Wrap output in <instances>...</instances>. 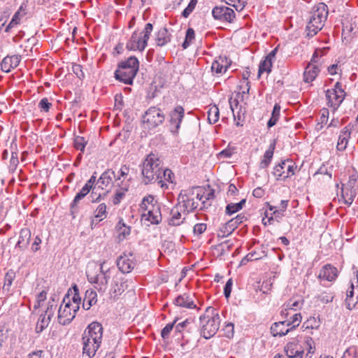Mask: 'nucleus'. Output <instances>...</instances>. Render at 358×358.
<instances>
[{"label":"nucleus","instance_id":"nucleus-1","mask_svg":"<svg viewBox=\"0 0 358 358\" xmlns=\"http://www.w3.org/2000/svg\"><path fill=\"white\" fill-rule=\"evenodd\" d=\"M163 162L157 154L150 153L143 161L141 173L143 182L145 184L156 181L162 188H168V185L162 180Z\"/></svg>","mask_w":358,"mask_h":358},{"label":"nucleus","instance_id":"nucleus-2","mask_svg":"<svg viewBox=\"0 0 358 358\" xmlns=\"http://www.w3.org/2000/svg\"><path fill=\"white\" fill-rule=\"evenodd\" d=\"M103 337L102 325L96 322H92L85 330L83 341V353L89 358L93 357L101 346Z\"/></svg>","mask_w":358,"mask_h":358},{"label":"nucleus","instance_id":"nucleus-3","mask_svg":"<svg viewBox=\"0 0 358 358\" xmlns=\"http://www.w3.org/2000/svg\"><path fill=\"white\" fill-rule=\"evenodd\" d=\"M199 319L202 336L206 339L210 338L217 333L220 327L221 320L218 310L209 306Z\"/></svg>","mask_w":358,"mask_h":358},{"label":"nucleus","instance_id":"nucleus-4","mask_svg":"<svg viewBox=\"0 0 358 358\" xmlns=\"http://www.w3.org/2000/svg\"><path fill=\"white\" fill-rule=\"evenodd\" d=\"M328 13L327 6L324 3H320L313 8L306 27L308 36H313L323 28Z\"/></svg>","mask_w":358,"mask_h":358},{"label":"nucleus","instance_id":"nucleus-5","mask_svg":"<svg viewBox=\"0 0 358 358\" xmlns=\"http://www.w3.org/2000/svg\"><path fill=\"white\" fill-rule=\"evenodd\" d=\"M140 210L143 212L142 217L152 224H158L162 222L160 204L152 195L144 196L140 203Z\"/></svg>","mask_w":358,"mask_h":358},{"label":"nucleus","instance_id":"nucleus-6","mask_svg":"<svg viewBox=\"0 0 358 358\" xmlns=\"http://www.w3.org/2000/svg\"><path fill=\"white\" fill-rule=\"evenodd\" d=\"M139 69V62L135 57L119 63L115 72V78L124 84L131 85Z\"/></svg>","mask_w":358,"mask_h":358},{"label":"nucleus","instance_id":"nucleus-7","mask_svg":"<svg viewBox=\"0 0 358 358\" xmlns=\"http://www.w3.org/2000/svg\"><path fill=\"white\" fill-rule=\"evenodd\" d=\"M313 345L314 341L310 336L306 337L303 342L296 338L285 345L284 351L287 358H303L305 351L306 356L313 353Z\"/></svg>","mask_w":358,"mask_h":358},{"label":"nucleus","instance_id":"nucleus-8","mask_svg":"<svg viewBox=\"0 0 358 358\" xmlns=\"http://www.w3.org/2000/svg\"><path fill=\"white\" fill-rule=\"evenodd\" d=\"M203 197V194L195 193L193 189L182 190L178 196V205L183 210V215L196 210L199 207V201L204 204Z\"/></svg>","mask_w":358,"mask_h":358},{"label":"nucleus","instance_id":"nucleus-9","mask_svg":"<svg viewBox=\"0 0 358 358\" xmlns=\"http://www.w3.org/2000/svg\"><path fill=\"white\" fill-rule=\"evenodd\" d=\"M153 30L152 23H147L142 31H135L126 44V48L129 50L143 51L148 45V41Z\"/></svg>","mask_w":358,"mask_h":358},{"label":"nucleus","instance_id":"nucleus-10","mask_svg":"<svg viewBox=\"0 0 358 358\" xmlns=\"http://www.w3.org/2000/svg\"><path fill=\"white\" fill-rule=\"evenodd\" d=\"M325 96L327 101V106L335 111L341 106L346 96L345 87H343L340 82H336L332 88L326 90Z\"/></svg>","mask_w":358,"mask_h":358},{"label":"nucleus","instance_id":"nucleus-11","mask_svg":"<svg viewBox=\"0 0 358 358\" xmlns=\"http://www.w3.org/2000/svg\"><path fill=\"white\" fill-rule=\"evenodd\" d=\"M111 270H87L88 281L95 284V287L99 292H105L108 280L111 277Z\"/></svg>","mask_w":358,"mask_h":358},{"label":"nucleus","instance_id":"nucleus-12","mask_svg":"<svg viewBox=\"0 0 358 358\" xmlns=\"http://www.w3.org/2000/svg\"><path fill=\"white\" fill-rule=\"evenodd\" d=\"M296 165L292 159L282 160L273 167V174L277 180H285L295 174Z\"/></svg>","mask_w":358,"mask_h":358},{"label":"nucleus","instance_id":"nucleus-13","mask_svg":"<svg viewBox=\"0 0 358 358\" xmlns=\"http://www.w3.org/2000/svg\"><path fill=\"white\" fill-rule=\"evenodd\" d=\"M68 301H66V299H64L63 303L60 306L58 310V321L59 323L65 325L71 322V321L75 317L76 313L79 309L78 304H71L69 298H67Z\"/></svg>","mask_w":358,"mask_h":358},{"label":"nucleus","instance_id":"nucleus-14","mask_svg":"<svg viewBox=\"0 0 358 358\" xmlns=\"http://www.w3.org/2000/svg\"><path fill=\"white\" fill-rule=\"evenodd\" d=\"M125 272L124 270H117L113 275L112 287L110 289V297L116 301L127 288V281L124 280Z\"/></svg>","mask_w":358,"mask_h":358},{"label":"nucleus","instance_id":"nucleus-15","mask_svg":"<svg viewBox=\"0 0 358 358\" xmlns=\"http://www.w3.org/2000/svg\"><path fill=\"white\" fill-rule=\"evenodd\" d=\"M165 116L164 113L157 107H150L143 116V121L150 129L155 128L163 123Z\"/></svg>","mask_w":358,"mask_h":358},{"label":"nucleus","instance_id":"nucleus-16","mask_svg":"<svg viewBox=\"0 0 358 358\" xmlns=\"http://www.w3.org/2000/svg\"><path fill=\"white\" fill-rule=\"evenodd\" d=\"M212 15L215 20L231 23L234 21L236 13L233 9L227 6H215L212 10Z\"/></svg>","mask_w":358,"mask_h":358},{"label":"nucleus","instance_id":"nucleus-17","mask_svg":"<svg viewBox=\"0 0 358 358\" xmlns=\"http://www.w3.org/2000/svg\"><path fill=\"white\" fill-rule=\"evenodd\" d=\"M185 115V110L180 106H178L174 108L173 110L169 113V122L171 127V131L173 133H178L180 128V124Z\"/></svg>","mask_w":358,"mask_h":358},{"label":"nucleus","instance_id":"nucleus-18","mask_svg":"<svg viewBox=\"0 0 358 358\" xmlns=\"http://www.w3.org/2000/svg\"><path fill=\"white\" fill-rule=\"evenodd\" d=\"M56 308V306L55 307ZM55 309L53 305H49L44 314L40 315L36 326V331L40 333L43 331L50 324V320L54 315Z\"/></svg>","mask_w":358,"mask_h":358},{"label":"nucleus","instance_id":"nucleus-19","mask_svg":"<svg viewBox=\"0 0 358 358\" xmlns=\"http://www.w3.org/2000/svg\"><path fill=\"white\" fill-rule=\"evenodd\" d=\"M278 52V48H275L273 50H271L264 58V60L261 61L259 65V71H258V76H260L263 73H266L268 74L271 71L272 64L273 60L275 58V55Z\"/></svg>","mask_w":358,"mask_h":358},{"label":"nucleus","instance_id":"nucleus-20","mask_svg":"<svg viewBox=\"0 0 358 358\" xmlns=\"http://www.w3.org/2000/svg\"><path fill=\"white\" fill-rule=\"evenodd\" d=\"M28 1H23L20 5L19 9L13 15L10 22L6 28V31H8L9 29L19 24L21 20L27 14Z\"/></svg>","mask_w":358,"mask_h":358},{"label":"nucleus","instance_id":"nucleus-21","mask_svg":"<svg viewBox=\"0 0 358 358\" xmlns=\"http://www.w3.org/2000/svg\"><path fill=\"white\" fill-rule=\"evenodd\" d=\"M129 173V167L127 165H123L121 166L119 176L115 177V182L117 185L120 187V189L124 191H127L129 187V178H128V175Z\"/></svg>","mask_w":358,"mask_h":358},{"label":"nucleus","instance_id":"nucleus-22","mask_svg":"<svg viewBox=\"0 0 358 358\" xmlns=\"http://www.w3.org/2000/svg\"><path fill=\"white\" fill-rule=\"evenodd\" d=\"M351 130L350 124L347 125L341 130L336 145V150L338 151L343 152L346 149L350 138Z\"/></svg>","mask_w":358,"mask_h":358},{"label":"nucleus","instance_id":"nucleus-23","mask_svg":"<svg viewBox=\"0 0 358 358\" xmlns=\"http://www.w3.org/2000/svg\"><path fill=\"white\" fill-rule=\"evenodd\" d=\"M21 61V56L15 55L13 56H6L4 57L1 63V70L4 72L8 73L12 69L16 68Z\"/></svg>","mask_w":358,"mask_h":358},{"label":"nucleus","instance_id":"nucleus-24","mask_svg":"<svg viewBox=\"0 0 358 358\" xmlns=\"http://www.w3.org/2000/svg\"><path fill=\"white\" fill-rule=\"evenodd\" d=\"M292 331L291 327L288 325V323L286 321L275 322L271 327V334L274 337L284 336Z\"/></svg>","mask_w":358,"mask_h":358},{"label":"nucleus","instance_id":"nucleus-25","mask_svg":"<svg viewBox=\"0 0 358 358\" xmlns=\"http://www.w3.org/2000/svg\"><path fill=\"white\" fill-rule=\"evenodd\" d=\"M183 210L177 204L174 206L170 212V217L169 218V224L171 226H179L183 223L185 220V216H182Z\"/></svg>","mask_w":358,"mask_h":358},{"label":"nucleus","instance_id":"nucleus-26","mask_svg":"<svg viewBox=\"0 0 358 358\" xmlns=\"http://www.w3.org/2000/svg\"><path fill=\"white\" fill-rule=\"evenodd\" d=\"M173 303L177 306L185 308L194 309L196 307V305L194 303L193 296L186 293L178 296L173 300Z\"/></svg>","mask_w":358,"mask_h":358},{"label":"nucleus","instance_id":"nucleus-27","mask_svg":"<svg viewBox=\"0 0 358 358\" xmlns=\"http://www.w3.org/2000/svg\"><path fill=\"white\" fill-rule=\"evenodd\" d=\"M115 171L108 169L101 175L97 180V183L100 185L99 187L104 189L112 185L113 180H115Z\"/></svg>","mask_w":358,"mask_h":358},{"label":"nucleus","instance_id":"nucleus-28","mask_svg":"<svg viewBox=\"0 0 358 358\" xmlns=\"http://www.w3.org/2000/svg\"><path fill=\"white\" fill-rule=\"evenodd\" d=\"M315 62H310L305 69L303 73V80L306 83H311L313 82L316 77L317 76L320 69L317 66L314 64Z\"/></svg>","mask_w":358,"mask_h":358},{"label":"nucleus","instance_id":"nucleus-29","mask_svg":"<svg viewBox=\"0 0 358 358\" xmlns=\"http://www.w3.org/2000/svg\"><path fill=\"white\" fill-rule=\"evenodd\" d=\"M268 206L269 211H272V213H269L268 210L265 212V216L268 217V224H271L272 221L276 220L277 222H280L282 217L284 216L285 211L280 210L277 208V206H274L267 203Z\"/></svg>","mask_w":358,"mask_h":358},{"label":"nucleus","instance_id":"nucleus-30","mask_svg":"<svg viewBox=\"0 0 358 358\" xmlns=\"http://www.w3.org/2000/svg\"><path fill=\"white\" fill-rule=\"evenodd\" d=\"M357 195V189H352L345 186L341 188V198L343 202L348 206H351Z\"/></svg>","mask_w":358,"mask_h":358},{"label":"nucleus","instance_id":"nucleus-31","mask_svg":"<svg viewBox=\"0 0 358 358\" xmlns=\"http://www.w3.org/2000/svg\"><path fill=\"white\" fill-rule=\"evenodd\" d=\"M275 148V142L273 141L270 145L268 149L264 154L260 162H259V169H266L271 162V160L273 157L274 150Z\"/></svg>","mask_w":358,"mask_h":358},{"label":"nucleus","instance_id":"nucleus-32","mask_svg":"<svg viewBox=\"0 0 358 358\" xmlns=\"http://www.w3.org/2000/svg\"><path fill=\"white\" fill-rule=\"evenodd\" d=\"M115 229L117 232L118 241H122L131 234V227L127 225L122 219H120L116 224Z\"/></svg>","mask_w":358,"mask_h":358},{"label":"nucleus","instance_id":"nucleus-33","mask_svg":"<svg viewBox=\"0 0 358 358\" xmlns=\"http://www.w3.org/2000/svg\"><path fill=\"white\" fill-rule=\"evenodd\" d=\"M317 278L324 286H327V283L336 280L338 276L337 270H320Z\"/></svg>","mask_w":358,"mask_h":358},{"label":"nucleus","instance_id":"nucleus-34","mask_svg":"<svg viewBox=\"0 0 358 358\" xmlns=\"http://www.w3.org/2000/svg\"><path fill=\"white\" fill-rule=\"evenodd\" d=\"M171 35L165 27L161 28L157 33L155 41L157 46L162 47L171 41Z\"/></svg>","mask_w":358,"mask_h":358},{"label":"nucleus","instance_id":"nucleus-35","mask_svg":"<svg viewBox=\"0 0 358 358\" xmlns=\"http://www.w3.org/2000/svg\"><path fill=\"white\" fill-rule=\"evenodd\" d=\"M321 324V321L319 317H310L302 324L301 329L303 331H306L308 334H313L312 331L317 329Z\"/></svg>","mask_w":358,"mask_h":358},{"label":"nucleus","instance_id":"nucleus-36","mask_svg":"<svg viewBox=\"0 0 358 358\" xmlns=\"http://www.w3.org/2000/svg\"><path fill=\"white\" fill-rule=\"evenodd\" d=\"M97 302L96 292L92 289H87L85 292V297L83 299V307L85 310H89L92 306L95 305Z\"/></svg>","mask_w":358,"mask_h":358},{"label":"nucleus","instance_id":"nucleus-37","mask_svg":"<svg viewBox=\"0 0 358 358\" xmlns=\"http://www.w3.org/2000/svg\"><path fill=\"white\" fill-rule=\"evenodd\" d=\"M355 287L352 283L350 287L346 291V299H345V306L348 309L352 310L355 307L358 301V294L355 296Z\"/></svg>","mask_w":358,"mask_h":358},{"label":"nucleus","instance_id":"nucleus-38","mask_svg":"<svg viewBox=\"0 0 358 358\" xmlns=\"http://www.w3.org/2000/svg\"><path fill=\"white\" fill-rule=\"evenodd\" d=\"M107 215L108 212L106 203H100L94 211V217L92 220V224H93L95 221H96V222H99L105 220L107 217Z\"/></svg>","mask_w":358,"mask_h":358},{"label":"nucleus","instance_id":"nucleus-39","mask_svg":"<svg viewBox=\"0 0 358 358\" xmlns=\"http://www.w3.org/2000/svg\"><path fill=\"white\" fill-rule=\"evenodd\" d=\"M31 238V231L28 228H23L20 233L19 240L16 246L20 248H25L29 243Z\"/></svg>","mask_w":358,"mask_h":358},{"label":"nucleus","instance_id":"nucleus-40","mask_svg":"<svg viewBox=\"0 0 358 358\" xmlns=\"http://www.w3.org/2000/svg\"><path fill=\"white\" fill-rule=\"evenodd\" d=\"M117 266L118 268H134L135 263L128 255L124 254L117 260Z\"/></svg>","mask_w":358,"mask_h":358},{"label":"nucleus","instance_id":"nucleus-41","mask_svg":"<svg viewBox=\"0 0 358 358\" xmlns=\"http://www.w3.org/2000/svg\"><path fill=\"white\" fill-rule=\"evenodd\" d=\"M235 229L234 226L231 224L230 221H228L220 227L217 231V236L221 238L227 237L231 234Z\"/></svg>","mask_w":358,"mask_h":358},{"label":"nucleus","instance_id":"nucleus-42","mask_svg":"<svg viewBox=\"0 0 358 358\" xmlns=\"http://www.w3.org/2000/svg\"><path fill=\"white\" fill-rule=\"evenodd\" d=\"M246 199H243L238 203H229L225 210L227 215H231L232 214L241 210L245 206Z\"/></svg>","mask_w":358,"mask_h":358},{"label":"nucleus","instance_id":"nucleus-43","mask_svg":"<svg viewBox=\"0 0 358 358\" xmlns=\"http://www.w3.org/2000/svg\"><path fill=\"white\" fill-rule=\"evenodd\" d=\"M268 279L264 280L261 288L259 289L264 294H268L273 285V278L275 277V273L269 272L266 273Z\"/></svg>","mask_w":358,"mask_h":358},{"label":"nucleus","instance_id":"nucleus-44","mask_svg":"<svg viewBox=\"0 0 358 358\" xmlns=\"http://www.w3.org/2000/svg\"><path fill=\"white\" fill-rule=\"evenodd\" d=\"M280 106L278 103L274 105L271 117L267 122L268 128L273 127L278 121L280 115Z\"/></svg>","mask_w":358,"mask_h":358},{"label":"nucleus","instance_id":"nucleus-45","mask_svg":"<svg viewBox=\"0 0 358 358\" xmlns=\"http://www.w3.org/2000/svg\"><path fill=\"white\" fill-rule=\"evenodd\" d=\"M224 62H225L221 58L219 60L214 61L211 66L212 71L217 74L226 72L228 66L224 64Z\"/></svg>","mask_w":358,"mask_h":358},{"label":"nucleus","instance_id":"nucleus-46","mask_svg":"<svg viewBox=\"0 0 358 358\" xmlns=\"http://www.w3.org/2000/svg\"><path fill=\"white\" fill-rule=\"evenodd\" d=\"M355 34L354 27L351 24H343L342 37L343 40L349 42Z\"/></svg>","mask_w":358,"mask_h":358},{"label":"nucleus","instance_id":"nucleus-47","mask_svg":"<svg viewBox=\"0 0 358 358\" xmlns=\"http://www.w3.org/2000/svg\"><path fill=\"white\" fill-rule=\"evenodd\" d=\"M219 108L216 106L210 107L208 111V120L210 124H215L219 120Z\"/></svg>","mask_w":358,"mask_h":358},{"label":"nucleus","instance_id":"nucleus-48","mask_svg":"<svg viewBox=\"0 0 358 358\" xmlns=\"http://www.w3.org/2000/svg\"><path fill=\"white\" fill-rule=\"evenodd\" d=\"M302 305L301 301H293L292 299L289 300L287 302L284 306L285 310H282L281 314L287 315L288 313H285L287 310H296L298 308H299Z\"/></svg>","mask_w":358,"mask_h":358},{"label":"nucleus","instance_id":"nucleus-49","mask_svg":"<svg viewBox=\"0 0 358 358\" xmlns=\"http://www.w3.org/2000/svg\"><path fill=\"white\" fill-rule=\"evenodd\" d=\"M228 5L235 8L237 11H241L247 3V0H222Z\"/></svg>","mask_w":358,"mask_h":358},{"label":"nucleus","instance_id":"nucleus-50","mask_svg":"<svg viewBox=\"0 0 358 358\" xmlns=\"http://www.w3.org/2000/svg\"><path fill=\"white\" fill-rule=\"evenodd\" d=\"M302 316L301 313H295L294 314L289 320H285L287 322L288 325L291 327L293 331L295 329L301 322Z\"/></svg>","mask_w":358,"mask_h":358},{"label":"nucleus","instance_id":"nucleus-51","mask_svg":"<svg viewBox=\"0 0 358 358\" xmlns=\"http://www.w3.org/2000/svg\"><path fill=\"white\" fill-rule=\"evenodd\" d=\"M195 33L192 28H189L186 31L185 39L182 46L184 49L187 48L194 40Z\"/></svg>","mask_w":358,"mask_h":358},{"label":"nucleus","instance_id":"nucleus-52","mask_svg":"<svg viewBox=\"0 0 358 358\" xmlns=\"http://www.w3.org/2000/svg\"><path fill=\"white\" fill-rule=\"evenodd\" d=\"M87 145V141L82 136H76L74 138V148L80 150L81 152L85 151V148Z\"/></svg>","mask_w":358,"mask_h":358},{"label":"nucleus","instance_id":"nucleus-53","mask_svg":"<svg viewBox=\"0 0 358 358\" xmlns=\"http://www.w3.org/2000/svg\"><path fill=\"white\" fill-rule=\"evenodd\" d=\"M178 318H176L173 322L167 324L162 330L161 336L164 339H166L169 337V335L175 327V324L176 323Z\"/></svg>","mask_w":358,"mask_h":358},{"label":"nucleus","instance_id":"nucleus-54","mask_svg":"<svg viewBox=\"0 0 358 358\" xmlns=\"http://www.w3.org/2000/svg\"><path fill=\"white\" fill-rule=\"evenodd\" d=\"M15 278V273L13 270H10L5 275V281L3 285V289L9 290L10 287L12 285L13 280Z\"/></svg>","mask_w":358,"mask_h":358},{"label":"nucleus","instance_id":"nucleus-55","mask_svg":"<svg viewBox=\"0 0 358 358\" xmlns=\"http://www.w3.org/2000/svg\"><path fill=\"white\" fill-rule=\"evenodd\" d=\"M91 193H90V201L92 203H98L99 202L102 198H103L104 196H106L107 193H108V191L105 193L102 194L101 193H98L96 190V187H94L93 189H91Z\"/></svg>","mask_w":358,"mask_h":358},{"label":"nucleus","instance_id":"nucleus-56","mask_svg":"<svg viewBox=\"0 0 358 358\" xmlns=\"http://www.w3.org/2000/svg\"><path fill=\"white\" fill-rule=\"evenodd\" d=\"M357 180H358V173L357 172H354L350 176L347 183L342 184V186H345V187H350L352 189H357L355 187L357 183Z\"/></svg>","mask_w":358,"mask_h":358},{"label":"nucleus","instance_id":"nucleus-57","mask_svg":"<svg viewBox=\"0 0 358 358\" xmlns=\"http://www.w3.org/2000/svg\"><path fill=\"white\" fill-rule=\"evenodd\" d=\"M52 104L49 101L46 97L43 98L38 103V108L41 112L48 113Z\"/></svg>","mask_w":358,"mask_h":358},{"label":"nucleus","instance_id":"nucleus-58","mask_svg":"<svg viewBox=\"0 0 358 358\" xmlns=\"http://www.w3.org/2000/svg\"><path fill=\"white\" fill-rule=\"evenodd\" d=\"M174 178L173 173L169 169H164L162 168V180L164 182L172 183Z\"/></svg>","mask_w":358,"mask_h":358},{"label":"nucleus","instance_id":"nucleus-59","mask_svg":"<svg viewBox=\"0 0 358 358\" xmlns=\"http://www.w3.org/2000/svg\"><path fill=\"white\" fill-rule=\"evenodd\" d=\"M229 103L230 108L233 113L234 117L236 118V110H238V108H241L239 106L238 97L234 98L233 96H231L229 99Z\"/></svg>","mask_w":358,"mask_h":358},{"label":"nucleus","instance_id":"nucleus-60","mask_svg":"<svg viewBox=\"0 0 358 358\" xmlns=\"http://www.w3.org/2000/svg\"><path fill=\"white\" fill-rule=\"evenodd\" d=\"M247 220V217L243 214H238L236 217L232 218L229 221L231 224L236 229L239 224Z\"/></svg>","mask_w":358,"mask_h":358},{"label":"nucleus","instance_id":"nucleus-61","mask_svg":"<svg viewBox=\"0 0 358 358\" xmlns=\"http://www.w3.org/2000/svg\"><path fill=\"white\" fill-rule=\"evenodd\" d=\"M72 71L80 79H83L85 78L83 66L80 64H73L72 65Z\"/></svg>","mask_w":358,"mask_h":358},{"label":"nucleus","instance_id":"nucleus-62","mask_svg":"<svg viewBox=\"0 0 358 358\" xmlns=\"http://www.w3.org/2000/svg\"><path fill=\"white\" fill-rule=\"evenodd\" d=\"M197 1H190L188 6L185 8V10L182 13V15L184 17H187L194 10Z\"/></svg>","mask_w":358,"mask_h":358},{"label":"nucleus","instance_id":"nucleus-63","mask_svg":"<svg viewBox=\"0 0 358 358\" xmlns=\"http://www.w3.org/2000/svg\"><path fill=\"white\" fill-rule=\"evenodd\" d=\"M206 224L204 223L196 224L193 229V232L195 235L199 236L206 230Z\"/></svg>","mask_w":358,"mask_h":358},{"label":"nucleus","instance_id":"nucleus-64","mask_svg":"<svg viewBox=\"0 0 358 358\" xmlns=\"http://www.w3.org/2000/svg\"><path fill=\"white\" fill-rule=\"evenodd\" d=\"M232 285L233 280L232 278H229L224 287V294L227 299L229 298L231 295Z\"/></svg>","mask_w":358,"mask_h":358}]
</instances>
